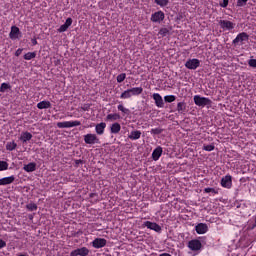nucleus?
<instances>
[{"label":"nucleus","mask_w":256,"mask_h":256,"mask_svg":"<svg viewBox=\"0 0 256 256\" xmlns=\"http://www.w3.org/2000/svg\"><path fill=\"white\" fill-rule=\"evenodd\" d=\"M15 181V176L0 179V185H11Z\"/></svg>","instance_id":"a211bd4d"},{"label":"nucleus","mask_w":256,"mask_h":256,"mask_svg":"<svg viewBox=\"0 0 256 256\" xmlns=\"http://www.w3.org/2000/svg\"><path fill=\"white\" fill-rule=\"evenodd\" d=\"M205 193H214L215 195H217V190H215L214 188H205L204 189Z\"/></svg>","instance_id":"58836bf2"},{"label":"nucleus","mask_w":256,"mask_h":256,"mask_svg":"<svg viewBox=\"0 0 256 256\" xmlns=\"http://www.w3.org/2000/svg\"><path fill=\"white\" fill-rule=\"evenodd\" d=\"M167 33H169V30L167 28H162L159 31V35H161L162 37H165V35H167Z\"/></svg>","instance_id":"4c0bfd02"},{"label":"nucleus","mask_w":256,"mask_h":256,"mask_svg":"<svg viewBox=\"0 0 256 256\" xmlns=\"http://www.w3.org/2000/svg\"><path fill=\"white\" fill-rule=\"evenodd\" d=\"M121 99H130L132 97L131 91L128 89L121 94Z\"/></svg>","instance_id":"c756f323"},{"label":"nucleus","mask_w":256,"mask_h":256,"mask_svg":"<svg viewBox=\"0 0 256 256\" xmlns=\"http://www.w3.org/2000/svg\"><path fill=\"white\" fill-rule=\"evenodd\" d=\"M200 65H201V61H199V59H190L185 63V67L187 69H192V70L197 69V67H199Z\"/></svg>","instance_id":"39448f33"},{"label":"nucleus","mask_w":256,"mask_h":256,"mask_svg":"<svg viewBox=\"0 0 256 256\" xmlns=\"http://www.w3.org/2000/svg\"><path fill=\"white\" fill-rule=\"evenodd\" d=\"M3 247H7V243L4 240L0 239V249H3Z\"/></svg>","instance_id":"c03bdc74"},{"label":"nucleus","mask_w":256,"mask_h":256,"mask_svg":"<svg viewBox=\"0 0 256 256\" xmlns=\"http://www.w3.org/2000/svg\"><path fill=\"white\" fill-rule=\"evenodd\" d=\"M106 119L108 121H117V119H121V116L119 114H108Z\"/></svg>","instance_id":"cd10ccee"},{"label":"nucleus","mask_w":256,"mask_h":256,"mask_svg":"<svg viewBox=\"0 0 256 256\" xmlns=\"http://www.w3.org/2000/svg\"><path fill=\"white\" fill-rule=\"evenodd\" d=\"M110 131H111V133H119V131H121V124H119L117 122L112 124Z\"/></svg>","instance_id":"5701e85b"},{"label":"nucleus","mask_w":256,"mask_h":256,"mask_svg":"<svg viewBox=\"0 0 256 256\" xmlns=\"http://www.w3.org/2000/svg\"><path fill=\"white\" fill-rule=\"evenodd\" d=\"M81 125L80 121H73V122H58L57 127L59 129H67L70 127H79Z\"/></svg>","instance_id":"f03ea898"},{"label":"nucleus","mask_w":256,"mask_h":256,"mask_svg":"<svg viewBox=\"0 0 256 256\" xmlns=\"http://www.w3.org/2000/svg\"><path fill=\"white\" fill-rule=\"evenodd\" d=\"M175 99H176V97L173 96V95L164 97V100H165L166 103H173V101H175Z\"/></svg>","instance_id":"f704fd0d"},{"label":"nucleus","mask_w":256,"mask_h":256,"mask_svg":"<svg viewBox=\"0 0 256 256\" xmlns=\"http://www.w3.org/2000/svg\"><path fill=\"white\" fill-rule=\"evenodd\" d=\"M155 3H157V5H160L161 7H165L169 4L168 0H155Z\"/></svg>","instance_id":"473e14b6"},{"label":"nucleus","mask_w":256,"mask_h":256,"mask_svg":"<svg viewBox=\"0 0 256 256\" xmlns=\"http://www.w3.org/2000/svg\"><path fill=\"white\" fill-rule=\"evenodd\" d=\"M7 89H11V85H9L7 83H2L1 87H0V92L5 93V91H7Z\"/></svg>","instance_id":"2f4dec72"},{"label":"nucleus","mask_w":256,"mask_h":256,"mask_svg":"<svg viewBox=\"0 0 256 256\" xmlns=\"http://www.w3.org/2000/svg\"><path fill=\"white\" fill-rule=\"evenodd\" d=\"M247 1L248 0H238L237 6L238 7H243V6H245L247 4Z\"/></svg>","instance_id":"ea45409f"},{"label":"nucleus","mask_w":256,"mask_h":256,"mask_svg":"<svg viewBox=\"0 0 256 256\" xmlns=\"http://www.w3.org/2000/svg\"><path fill=\"white\" fill-rule=\"evenodd\" d=\"M151 133H152L153 135H161V133H163V129H161V128H155V129H152V130H151Z\"/></svg>","instance_id":"e433bc0d"},{"label":"nucleus","mask_w":256,"mask_h":256,"mask_svg":"<svg viewBox=\"0 0 256 256\" xmlns=\"http://www.w3.org/2000/svg\"><path fill=\"white\" fill-rule=\"evenodd\" d=\"M188 247L189 249H191V251H199V249H201L202 247V244H201V241L199 240H191L188 243Z\"/></svg>","instance_id":"6e6552de"},{"label":"nucleus","mask_w":256,"mask_h":256,"mask_svg":"<svg viewBox=\"0 0 256 256\" xmlns=\"http://www.w3.org/2000/svg\"><path fill=\"white\" fill-rule=\"evenodd\" d=\"M72 252L74 253V255H77V256H87V255H89V250L87 249V247L78 248V249H76Z\"/></svg>","instance_id":"ddd939ff"},{"label":"nucleus","mask_w":256,"mask_h":256,"mask_svg":"<svg viewBox=\"0 0 256 256\" xmlns=\"http://www.w3.org/2000/svg\"><path fill=\"white\" fill-rule=\"evenodd\" d=\"M70 256H77L73 251L70 253Z\"/></svg>","instance_id":"09e8293b"},{"label":"nucleus","mask_w":256,"mask_h":256,"mask_svg":"<svg viewBox=\"0 0 256 256\" xmlns=\"http://www.w3.org/2000/svg\"><path fill=\"white\" fill-rule=\"evenodd\" d=\"M221 185L222 187H226L227 189H230L231 185H232V180H231V176H225L224 178L221 179Z\"/></svg>","instance_id":"4468645a"},{"label":"nucleus","mask_w":256,"mask_h":256,"mask_svg":"<svg viewBox=\"0 0 256 256\" xmlns=\"http://www.w3.org/2000/svg\"><path fill=\"white\" fill-rule=\"evenodd\" d=\"M19 27L12 26L11 32H10V38L11 39H17V35H19Z\"/></svg>","instance_id":"412c9836"},{"label":"nucleus","mask_w":256,"mask_h":256,"mask_svg":"<svg viewBox=\"0 0 256 256\" xmlns=\"http://www.w3.org/2000/svg\"><path fill=\"white\" fill-rule=\"evenodd\" d=\"M6 149H7V151H15V149H17V143H15V142H8L6 144Z\"/></svg>","instance_id":"bb28decb"},{"label":"nucleus","mask_w":256,"mask_h":256,"mask_svg":"<svg viewBox=\"0 0 256 256\" xmlns=\"http://www.w3.org/2000/svg\"><path fill=\"white\" fill-rule=\"evenodd\" d=\"M248 65L250 67H255L256 68V59H250L248 62Z\"/></svg>","instance_id":"37998d69"},{"label":"nucleus","mask_w":256,"mask_h":256,"mask_svg":"<svg viewBox=\"0 0 256 256\" xmlns=\"http://www.w3.org/2000/svg\"><path fill=\"white\" fill-rule=\"evenodd\" d=\"M20 139L23 141V143H27V141H31V139H33V135L29 132H24Z\"/></svg>","instance_id":"aec40b11"},{"label":"nucleus","mask_w":256,"mask_h":256,"mask_svg":"<svg viewBox=\"0 0 256 256\" xmlns=\"http://www.w3.org/2000/svg\"><path fill=\"white\" fill-rule=\"evenodd\" d=\"M194 103L198 107H205L207 105H211V100L209 98L201 97L199 95L194 96Z\"/></svg>","instance_id":"f257e3e1"},{"label":"nucleus","mask_w":256,"mask_h":256,"mask_svg":"<svg viewBox=\"0 0 256 256\" xmlns=\"http://www.w3.org/2000/svg\"><path fill=\"white\" fill-rule=\"evenodd\" d=\"M209 227H207V224L200 223L196 226V232L199 235H203L204 233H207Z\"/></svg>","instance_id":"f8f14e48"},{"label":"nucleus","mask_w":256,"mask_h":256,"mask_svg":"<svg viewBox=\"0 0 256 256\" xmlns=\"http://www.w3.org/2000/svg\"><path fill=\"white\" fill-rule=\"evenodd\" d=\"M215 149L214 145H206L204 146V151H213Z\"/></svg>","instance_id":"79ce46f5"},{"label":"nucleus","mask_w":256,"mask_h":256,"mask_svg":"<svg viewBox=\"0 0 256 256\" xmlns=\"http://www.w3.org/2000/svg\"><path fill=\"white\" fill-rule=\"evenodd\" d=\"M73 25V19L72 18H67L66 22L60 26V29H58V33H65Z\"/></svg>","instance_id":"1a4fd4ad"},{"label":"nucleus","mask_w":256,"mask_h":256,"mask_svg":"<svg viewBox=\"0 0 256 256\" xmlns=\"http://www.w3.org/2000/svg\"><path fill=\"white\" fill-rule=\"evenodd\" d=\"M161 155H163V148L157 147L152 153V158L154 161H158Z\"/></svg>","instance_id":"2eb2a0df"},{"label":"nucleus","mask_w":256,"mask_h":256,"mask_svg":"<svg viewBox=\"0 0 256 256\" xmlns=\"http://www.w3.org/2000/svg\"><path fill=\"white\" fill-rule=\"evenodd\" d=\"M22 51H23V50L18 49V50L16 51V53H15L16 57H19V55H21Z\"/></svg>","instance_id":"49530a36"},{"label":"nucleus","mask_w":256,"mask_h":256,"mask_svg":"<svg viewBox=\"0 0 256 256\" xmlns=\"http://www.w3.org/2000/svg\"><path fill=\"white\" fill-rule=\"evenodd\" d=\"M9 164L6 161H0V171H7Z\"/></svg>","instance_id":"7c9ffc66"},{"label":"nucleus","mask_w":256,"mask_h":256,"mask_svg":"<svg viewBox=\"0 0 256 256\" xmlns=\"http://www.w3.org/2000/svg\"><path fill=\"white\" fill-rule=\"evenodd\" d=\"M105 245H107V240L104 238H96L92 242V247H94L95 249H101V248L105 247Z\"/></svg>","instance_id":"423d86ee"},{"label":"nucleus","mask_w":256,"mask_h":256,"mask_svg":"<svg viewBox=\"0 0 256 256\" xmlns=\"http://www.w3.org/2000/svg\"><path fill=\"white\" fill-rule=\"evenodd\" d=\"M38 109H49L51 107V102L49 101H42L37 104Z\"/></svg>","instance_id":"4be33fe9"},{"label":"nucleus","mask_w":256,"mask_h":256,"mask_svg":"<svg viewBox=\"0 0 256 256\" xmlns=\"http://www.w3.org/2000/svg\"><path fill=\"white\" fill-rule=\"evenodd\" d=\"M219 25L222 29H228V31H231L235 27V24L228 20H220Z\"/></svg>","instance_id":"9d476101"},{"label":"nucleus","mask_w":256,"mask_h":256,"mask_svg":"<svg viewBox=\"0 0 256 256\" xmlns=\"http://www.w3.org/2000/svg\"><path fill=\"white\" fill-rule=\"evenodd\" d=\"M141 138V131H132L131 135L129 136V139H140Z\"/></svg>","instance_id":"c85d7f7f"},{"label":"nucleus","mask_w":256,"mask_h":256,"mask_svg":"<svg viewBox=\"0 0 256 256\" xmlns=\"http://www.w3.org/2000/svg\"><path fill=\"white\" fill-rule=\"evenodd\" d=\"M35 169H37V164H35V162H31L24 166V171H27V173H33Z\"/></svg>","instance_id":"6ab92c4d"},{"label":"nucleus","mask_w":256,"mask_h":256,"mask_svg":"<svg viewBox=\"0 0 256 256\" xmlns=\"http://www.w3.org/2000/svg\"><path fill=\"white\" fill-rule=\"evenodd\" d=\"M145 227H147V229H151L152 231H156V233L161 231V226L155 222L146 221Z\"/></svg>","instance_id":"9b49d317"},{"label":"nucleus","mask_w":256,"mask_h":256,"mask_svg":"<svg viewBox=\"0 0 256 256\" xmlns=\"http://www.w3.org/2000/svg\"><path fill=\"white\" fill-rule=\"evenodd\" d=\"M35 57H37V53L35 52H28L24 55L26 61H31V59H35Z\"/></svg>","instance_id":"a878e982"},{"label":"nucleus","mask_w":256,"mask_h":256,"mask_svg":"<svg viewBox=\"0 0 256 256\" xmlns=\"http://www.w3.org/2000/svg\"><path fill=\"white\" fill-rule=\"evenodd\" d=\"M26 207L29 211H37V204L30 203Z\"/></svg>","instance_id":"c9c22d12"},{"label":"nucleus","mask_w":256,"mask_h":256,"mask_svg":"<svg viewBox=\"0 0 256 256\" xmlns=\"http://www.w3.org/2000/svg\"><path fill=\"white\" fill-rule=\"evenodd\" d=\"M163 19H165V13H163V11H158L151 16V21H153V23H160Z\"/></svg>","instance_id":"0eeeda50"},{"label":"nucleus","mask_w":256,"mask_h":256,"mask_svg":"<svg viewBox=\"0 0 256 256\" xmlns=\"http://www.w3.org/2000/svg\"><path fill=\"white\" fill-rule=\"evenodd\" d=\"M126 77H127V74H125V73L119 74L117 76L118 83H123L125 81Z\"/></svg>","instance_id":"72a5a7b5"},{"label":"nucleus","mask_w":256,"mask_h":256,"mask_svg":"<svg viewBox=\"0 0 256 256\" xmlns=\"http://www.w3.org/2000/svg\"><path fill=\"white\" fill-rule=\"evenodd\" d=\"M244 41H249V35L245 32H242L237 35V37L233 40L234 45L241 43L243 45Z\"/></svg>","instance_id":"20e7f679"},{"label":"nucleus","mask_w":256,"mask_h":256,"mask_svg":"<svg viewBox=\"0 0 256 256\" xmlns=\"http://www.w3.org/2000/svg\"><path fill=\"white\" fill-rule=\"evenodd\" d=\"M130 90V93L131 95H141V93H143V88L142 87H136V88H132V89H129Z\"/></svg>","instance_id":"b1692460"},{"label":"nucleus","mask_w":256,"mask_h":256,"mask_svg":"<svg viewBox=\"0 0 256 256\" xmlns=\"http://www.w3.org/2000/svg\"><path fill=\"white\" fill-rule=\"evenodd\" d=\"M118 110L122 111V113H129V109H126L123 105H119Z\"/></svg>","instance_id":"a19ab883"},{"label":"nucleus","mask_w":256,"mask_h":256,"mask_svg":"<svg viewBox=\"0 0 256 256\" xmlns=\"http://www.w3.org/2000/svg\"><path fill=\"white\" fill-rule=\"evenodd\" d=\"M222 7H227L229 5V0H223V3L220 4Z\"/></svg>","instance_id":"a18cd8bd"},{"label":"nucleus","mask_w":256,"mask_h":256,"mask_svg":"<svg viewBox=\"0 0 256 256\" xmlns=\"http://www.w3.org/2000/svg\"><path fill=\"white\" fill-rule=\"evenodd\" d=\"M84 141L87 145H95L99 142V138L95 134H87L84 136Z\"/></svg>","instance_id":"7ed1b4c3"},{"label":"nucleus","mask_w":256,"mask_h":256,"mask_svg":"<svg viewBox=\"0 0 256 256\" xmlns=\"http://www.w3.org/2000/svg\"><path fill=\"white\" fill-rule=\"evenodd\" d=\"M32 45H37V39H32Z\"/></svg>","instance_id":"de8ad7c7"},{"label":"nucleus","mask_w":256,"mask_h":256,"mask_svg":"<svg viewBox=\"0 0 256 256\" xmlns=\"http://www.w3.org/2000/svg\"><path fill=\"white\" fill-rule=\"evenodd\" d=\"M186 110H187V105L185 104V102H179L177 104V111L181 113H185Z\"/></svg>","instance_id":"393cba45"},{"label":"nucleus","mask_w":256,"mask_h":256,"mask_svg":"<svg viewBox=\"0 0 256 256\" xmlns=\"http://www.w3.org/2000/svg\"><path fill=\"white\" fill-rule=\"evenodd\" d=\"M105 127H107V124L104 122H101L96 125V133L97 135H103L105 133Z\"/></svg>","instance_id":"f3484780"},{"label":"nucleus","mask_w":256,"mask_h":256,"mask_svg":"<svg viewBox=\"0 0 256 256\" xmlns=\"http://www.w3.org/2000/svg\"><path fill=\"white\" fill-rule=\"evenodd\" d=\"M153 99L158 107H163L165 103L163 102V97L160 94H153Z\"/></svg>","instance_id":"dca6fc26"}]
</instances>
